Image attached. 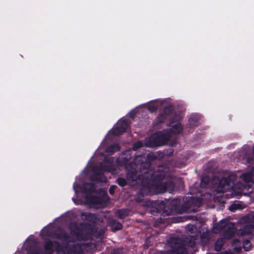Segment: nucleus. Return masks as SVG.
<instances>
[{
	"mask_svg": "<svg viewBox=\"0 0 254 254\" xmlns=\"http://www.w3.org/2000/svg\"><path fill=\"white\" fill-rule=\"evenodd\" d=\"M189 123L191 127H197L199 125V117L197 115H192L189 119Z\"/></svg>",
	"mask_w": 254,
	"mask_h": 254,
	"instance_id": "23",
	"label": "nucleus"
},
{
	"mask_svg": "<svg viewBox=\"0 0 254 254\" xmlns=\"http://www.w3.org/2000/svg\"><path fill=\"white\" fill-rule=\"evenodd\" d=\"M90 180L92 182L104 183L106 182V178L100 168L94 170V175L91 177Z\"/></svg>",
	"mask_w": 254,
	"mask_h": 254,
	"instance_id": "13",
	"label": "nucleus"
},
{
	"mask_svg": "<svg viewBox=\"0 0 254 254\" xmlns=\"http://www.w3.org/2000/svg\"><path fill=\"white\" fill-rule=\"evenodd\" d=\"M210 237L207 233H203L200 235V241L203 246L207 245L209 242Z\"/></svg>",
	"mask_w": 254,
	"mask_h": 254,
	"instance_id": "25",
	"label": "nucleus"
},
{
	"mask_svg": "<svg viewBox=\"0 0 254 254\" xmlns=\"http://www.w3.org/2000/svg\"><path fill=\"white\" fill-rule=\"evenodd\" d=\"M223 246V241L222 239H217L214 244V250L216 252H219L221 250Z\"/></svg>",
	"mask_w": 254,
	"mask_h": 254,
	"instance_id": "28",
	"label": "nucleus"
},
{
	"mask_svg": "<svg viewBox=\"0 0 254 254\" xmlns=\"http://www.w3.org/2000/svg\"><path fill=\"white\" fill-rule=\"evenodd\" d=\"M226 178L227 180H230L232 182V184H234V182L237 179V176H236V175L230 174V175H228L226 177Z\"/></svg>",
	"mask_w": 254,
	"mask_h": 254,
	"instance_id": "37",
	"label": "nucleus"
},
{
	"mask_svg": "<svg viewBox=\"0 0 254 254\" xmlns=\"http://www.w3.org/2000/svg\"><path fill=\"white\" fill-rule=\"evenodd\" d=\"M117 183L121 187H124L127 185V180L123 178L119 177L116 180Z\"/></svg>",
	"mask_w": 254,
	"mask_h": 254,
	"instance_id": "30",
	"label": "nucleus"
},
{
	"mask_svg": "<svg viewBox=\"0 0 254 254\" xmlns=\"http://www.w3.org/2000/svg\"><path fill=\"white\" fill-rule=\"evenodd\" d=\"M253 220L254 221V216H253ZM254 229V222H251V223L246 225L243 228L242 235H251L253 233V229Z\"/></svg>",
	"mask_w": 254,
	"mask_h": 254,
	"instance_id": "21",
	"label": "nucleus"
},
{
	"mask_svg": "<svg viewBox=\"0 0 254 254\" xmlns=\"http://www.w3.org/2000/svg\"><path fill=\"white\" fill-rule=\"evenodd\" d=\"M128 125V122L127 120L122 121L119 125L113 129L112 134L115 136H118L123 134L126 132Z\"/></svg>",
	"mask_w": 254,
	"mask_h": 254,
	"instance_id": "9",
	"label": "nucleus"
},
{
	"mask_svg": "<svg viewBox=\"0 0 254 254\" xmlns=\"http://www.w3.org/2000/svg\"><path fill=\"white\" fill-rule=\"evenodd\" d=\"M160 212V208L156 207H152L150 209V213L152 215H154L155 213H158Z\"/></svg>",
	"mask_w": 254,
	"mask_h": 254,
	"instance_id": "38",
	"label": "nucleus"
},
{
	"mask_svg": "<svg viewBox=\"0 0 254 254\" xmlns=\"http://www.w3.org/2000/svg\"><path fill=\"white\" fill-rule=\"evenodd\" d=\"M86 200L89 203L96 205L101 204L103 202L102 197L94 195H87L86 196Z\"/></svg>",
	"mask_w": 254,
	"mask_h": 254,
	"instance_id": "18",
	"label": "nucleus"
},
{
	"mask_svg": "<svg viewBox=\"0 0 254 254\" xmlns=\"http://www.w3.org/2000/svg\"><path fill=\"white\" fill-rule=\"evenodd\" d=\"M155 158L153 154H149L147 155V160L140 163L139 167L140 174H138V178L141 179V184L151 185L156 175L161 171V169L158 168L156 170L151 166L150 160H153Z\"/></svg>",
	"mask_w": 254,
	"mask_h": 254,
	"instance_id": "2",
	"label": "nucleus"
},
{
	"mask_svg": "<svg viewBox=\"0 0 254 254\" xmlns=\"http://www.w3.org/2000/svg\"><path fill=\"white\" fill-rule=\"evenodd\" d=\"M108 166H104L102 168L104 169V170H108Z\"/></svg>",
	"mask_w": 254,
	"mask_h": 254,
	"instance_id": "44",
	"label": "nucleus"
},
{
	"mask_svg": "<svg viewBox=\"0 0 254 254\" xmlns=\"http://www.w3.org/2000/svg\"><path fill=\"white\" fill-rule=\"evenodd\" d=\"M227 183H228V186H229L231 185V184H232V182L229 180H227Z\"/></svg>",
	"mask_w": 254,
	"mask_h": 254,
	"instance_id": "43",
	"label": "nucleus"
},
{
	"mask_svg": "<svg viewBox=\"0 0 254 254\" xmlns=\"http://www.w3.org/2000/svg\"><path fill=\"white\" fill-rule=\"evenodd\" d=\"M171 129L173 133L179 134L182 131L183 127L180 123H177L172 126Z\"/></svg>",
	"mask_w": 254,
	"mask_h": 254,
	"instance_id": "27",
	"label": "nucleus"
},
{
	"mask_svg": "<svg viewBox=\"0 0 254 254\" xmlns=\"http://www.w3.org/2000/svg\"><path fill=\"white\" fill-rule=\"evenodd\" d=\"M83 192L85 194H91L93 193H99L102 191L100 189L98 190L96 189L95 185L92 182L90 183H86L83 187Z\"/></svg>",
	"mask_w": 254,
	"mask_h": 254,
	"instance_id": "14",
	"label": "nucleus"
},
{
	"mask_svg": "<svg viewBox=\"0 0 254 254\" xmlns=\"http://www.w3.org/2000/svg\"><path fill=\"white\" fill-rule=\"evenodd\" d=\"M172 251L177 254H189L184 243L179 238H173L171 240Z\"/></svg>",
	"mask_w": 254,
	"mask_h": 254,
	"instance_id": "6",
	"label": "nucleus"
},
{
	"mask_svg": "<svg viewBox=\"0 0 254 254\" xmlns=\"http://www.w3.org/2000/svg\"><path fill=\"white\" fill-rule=\"evenodd\" d=\"M28 254H44V253L35 246H30L27 250Z\"/></svg>",
	"mask_w": 254,
	"mask_h": 254,
	"instance_id": "26",
	"label": "nucleus"
},
{
	"mask_svg": "<svg viewBox=\"0 0 254 254\" xmlns=\"http://www.w3.org/2000/svg\"><path fill=\"white\" fill-rule=\"evenodd\" d=\"M167 118L162 113L158 116L157 121L158 123L162 124L165 122V121Z\"/></svg>",
	"mask_w": 254,
	"mask_h": 254,
	"instance_id": "34",
	"label": "nucleus"
},
{
	"mask_svg": "<svg viewBox=\"0 0 254 254\" xmlns=\"http://www.w3.org/2000/svg\"><path fill=\"white\" fill-rule=\"evenodd\" d=\"M141 187L135 197V201L138 202L143 201L145 195H153L155 194L151 185L141 184Z\"/></svg>",
	"mask_w": 254,
	"mask_h": 254,
	"instance_id": "7",
	"label": "nucleus"
},
{
	"mask_svg": "<svg viewBox=\"0 0 254 254\" xmlns=\"http://www.w3.org/2000/svg\"><path fill=\"white\" fill-rule=\"evenodd\" d=\"M215 228L219 231L224 232V236L227 239L231 238L235 233V228L233 223H226L225 221H221L218 223Z\"/></svg>",
	"mask_w": 254,
	"mask_h": 254,
	"instance_id": "5",
	"label": "nucleus"
},
{
	"mask_svg": "<svg viewBox=\"0 0 254 254\" xmlns=\"http://www.w3.org/2000/svg\"><path fill=\"white\" fill-rule=\"evenodd\" d=\"M167 215H169V213L166 214Z\"/></svg>",
	"mask_w": 254,
	"mask_h": 254,
	"instance_id": "47",
	"label": "nucleus"
},
{
	"mask_svg": "<svg viewBox=\"0 0 254 254\" xmlns=\"http://www.w3.org/2000/svg\"><path fill=\"white\" fill-rule=\"evenodd\" d=\"M239 209V205L237 204H232L229 207V210L232 212H235V210Z\"/></svg>",
	"mask_w": 254,
	"mask_h": 254,
	"instance_id": "36",
	"label": "nucleus"
},
{
	"mask_svg": "<svg viewBox=\"0 0 254 254\" xmlns=\"http://www.w3.org/2000/svg\"><path fill=\"white\" fill-rule=\"evenodd\" d=\"M201 203V200L199 198L187 197L181 206V210L183 212L190 211L191 207L199 206Z\"/></svg>",
	"mask_w": 254,
	"mask_h": 254,
	"instance_id": "8",
	"label": "nucleus"
},
{
	"mask_svg": "<svg viewBox=\"0 0 254 254\" xmlns=\"http://www.w3.org/2000/svg\"><path fill=\"white\" fill-rule=\"evenodd\" d=\"M162 219L161 218H160V219L158 221V222L159 223H163V222L162 221Z\"/></svg>",
	"mask_w": 254,
	"mask_h": 254,
	"instance_id": "45",
	"label": "nucleus"
},
{
	"mask_svg": "<svg viewBox=\"0 0 254 254\" xmlns=\"http://www.w3.org/2000/svg\"><path fill=\"white\" fill-rule=\"evenodd\" d=\"M68 228L73 236L77 240L83 241L90 240L92 237L102 241L106 231L105 228H95L94 225L86 222H71Z\"/></svg>",
	"mask_w": 254,
	"mask_h": 254,
	"instance_id": "1",
	"label": "nucleus"
},
{
	"mask_svg": "<svg viewBox=\"0 0 254 254\" xmlns=\"http://www.w3.org/2000/svg\"><path fill=\"white\" fill-rule=\"evenodd\" d=\"M171 136L169 133L158 131L153 134L149 138V143L151 147L160 146L165 144Z\"/></svg>",
	"mask_w": 254,
	"mask_h": 254,
	"instance_id": "4",
	"label": "nucleus"
},
{
	"mask_svg": "<svg viewBox=\"0 0 254 254\" xmlns=\"http://www.w3.org/2000/svg\"><path fill=\"white\" fill-rule=\"evenodd\" d=\"M210 179L208 176L203 177L201 181L200 185L202 187H206L209 183Z\"/></svg>",
	"mask_w": 254,
	"mask_h": 254,
	"instance_id": "33",
	"label": "nucleus"
},
{
	"mask_svg": "<svg viewBox=\"0 0 254 254\" xmlns=\"http://www.w3.org/2000/svg\"><path fill=\"white\" fill-rule=\"evenodd\" d=\"M181 199L175 198L172 199L170 203V210L171 211H177L180 208Z\"/></svg>",
	"mask_w": 254,
	"mask_h": 254,
	"instance_id": "20",
	"label": "nucleus"
},
{
	"mask_svg": "<svg viewBox=\"0 0 254 254\" xmlns=\"http://www.w3.org/2000/svg\"><path fill=\"white\" fill-rule=\"evenodd\" d=\"M187 246L188 247H190L192 249L196 247V243L194 240L190 239L188 241H187Z\"/></svg>",
	"mask_w": 254,
	"mask_h": 254,
	"instance_id": "35",
	"label": "nucleus"
},
{
	"mask_svg": "<svg viewBox=\"0 0 254 254\" xmlns=\"http://www.w3.org/2000/svg\"><path fill=\"white\" fill-rule=\"evenodd\" d=\"M117 188V186L115 185H112L109 190V192L110 194L113 195L115 193V190Z\"/></svg>",
	"mask_w": 254,
	"mask_h": 254,
	"instance_id": "40",
	"label": "nucleus"
},
{
	"mask_svg": "<svg viewBox=\"0 0 254 254\" xmlns=\"http://www.w3.org/2000/svg\"><path fill=\"white\" fill-rule=\"evenodd\" d=\"M166 176V173L164 171H161L152 180L151 185L155 194L162 193L167 191L171 193L174 190L175 184L172 178H167L165 182H163Z\"/></svg>",
	"mask_w": 254,
	"mask_h": 254,
	"instance_id": "3",
	"label": "nucleus"
},
{
	"mask_svg": "<svg viewBox=\"0 0 254 254\" xmlns=\"http://www.w3.org/2000/svg\"><path fill=\"white\" fill-rule=\"evenodd\" d=\"M116 215L120 219H124L128 215V211L126 209H119L117 210Z\"/></svg>",
	"mask_w": 254,
	"mask_h": 254,
	"instance_id": "29",
	"label": "nucleus"
},
{
	"mask_svg": "<svg viewBox=\"0 0 254 254\" xmlns=\"http://www.w3.org/2000/svg\"><path fill=\"white\" fill-rule=\"evenodd\" d=\"M226 177H222L219 181L218 186L220 188H224L226 186H228V183Z\"/></svg>",
	"mask_w": 254,
	"mask_h": 254,
	"instance_id": "32",
	"label": "nucleus"
},
{
	"mask_svg": "<svg viewBox=\"0 0 254 254\" xmlns=\"http://www.w3.org/2000/svg\"><path fill=\"white\" fill-rule=\"evenodd\" d=\"M54 248L57 252L60 251L62 249L60 243L57 241L52 242L51 240H49L45 242L44 249L46 251L52 254L54 252Z\"/></svg>",
	"mask_w": 254,
	"mask_h": 254,
	"instance_id": "11",
	"label": "nucleus"
},
{
	"mask_svg": "<svg viewBox=\"0 0 254 254\" xmlns=\"http://www.w3.org/2000/svg\"><path fill=\"white\" fill-rule=\"evenodd\" d=\"M120 150V146L119 144L114 143L111 144L106 148V152L110 155L114 154L115 152Z\"/></svg>",
	"mask_w": 254,
	"mask_h": 254,
	"instance_id": "22",
	"label": "nucleus"
},
{
	"mask_svg": "<svg viewBox=\"0 0 254 254\" xmlns=\"http://www.w3.org/2000/svg\"><path fill=\"white\" fill-rule=\"evenodd\" d=\"M108 223L109 224V226L111 227L113 232H116L117 231L121 230L123 228L122 223L114 219H109L108 220Z\"/></svg>",
	"mask_w": 254,
	"mask_h": 254,
	"instance_id": "17",
	"label": "nucleus"
},
{
	"mask_svg": "<svg viewBox=\"0 0 254 254\" xmlns=\"http://www.w3.org/2000/svg\"><path fill=\"white\" fill-rule=\"evenodd\" d=\"M137 173V170L135 168H131L128 169L127 173V178L128 181H136L141 185V179L138 178Z\"/></svg>",
	"mask_w": 254,
	"mask_h": 254,
	"instance_id": "15",
	"label": "nucleus"
},
{
	"mask_svg": "<svg viewBox=\"0 0 254 254\" xmlns=\"http://www.w3.org/2000/svg\"><path fill=\"white\" fill-rule=\"evenodd\" d=\"M167 118L171 116L170 118V122L172 124L174 123L177 120L176 119V113L175 111V107L173 105H169L163 108L162 112Z\"/></svg>",
	"mask_w": 254,
	"mask_h": 254,
	"instance_id": "10",
	"label": "nucleus"
},
{
	"mask_svg": "<svg viewBox=\"0 0 254 254\" xmlns=\"http://www.w3.org/2000/svg\"><path fill=\"white\" fill-rule=\"evenodd\" d=\"M252 151H253V153L254 154V146L253 147Z\"/></svg>",
	"mask_w": 254,
	"mask_h": 254,
	"instance_id": "46",
	"label": "nucleus"
},
{
	"mask_svg": "<svg viewBox=\"0 0 254 254\" xmlns=\"http://www.w3.org/2000/svg\"><path fill=\"white\" fill-rule=\"evenodd\" d=\"M80 216L83 220H85L93 225L96 224L99 220L97 214L89 212H82Z\"/></svg>",
	"mask_w": 254,
	"mask_h": 254,
	"instance_id": "12",
	"label": "nucleus"
},
{
	"mask_svg": "<svg viewBox=\"0 0 254 254\" xmlns=\"http://www.w3.org/2000/svg\"><path fill=\"white\" fill-rule=\"evenodd\" d=\"M65 254H84V253L81 246L76 244L67 248Z\"/></svg>",
	"mask_w": 254,
	"mask_h": 254,
	"instance_id": "16",
	"label": "nucleus"
},
{
	"mask_svg": "<svg viewBox=\"0 0 254 254\" xmlns=\"http://www.w3.org/2000/svg\"><path fill=\"white\" fill-rule=\"evenodd\" d=\"M143 146V144L142 142L140 140H138L133 144L132 146V149L134 151H136L138 149L141 148Z\"/></svg>",
	"mask_w": 254,
	"mask_h": 254,
	"instance_id": "31",
	"label": "nucleus"
},
{
	"mask_svg": "<svg viewBox=\"0 0 254 254\" xmlns=\"http://www.w3.org/2000/svg\"><path fill=\"white\" fill-rule=\"evenodd\" d=\"M195 227L193 225L191 226H188L187 227V230L191 233H192V231H193Z\"/></svg>",
	"mask_w": 254,
	"mask_h": 254,
	"instance_id": "41",
	"label": "nucleus"
},
{
	"mask_svg": "<svg viewBox=\"0 0 254 254\" xmlns=\"http://www.w3.org/2000/svg\"><path fill=\"white\" fill-rule=\"evenodd\" d=\"M111 254H123V250L122 249H114Z\"/></svg>",
	"mask_w": 254,
	"mask_h": 254,
	"instance_id": "39",
	"label": "nucleus"
},
{
	"mask_svg": "<svg viewBox=\"0 0 254 254\" xmlns=\"http://www.w3.org/2000/svg\"><path fill=\"white\" fill-rule=\"evenodd\" d=\"M254 175V173L252 171L250 172H247L244 173L242 175V178L244 182L247 183H254L253 181V176Z\"/></svg>",
	"mask_w": 254,
	"mask_h": 254,
	"instance_id": "24",
	"label": "nucleus"
},
{
	"mask_svg": "<svg viewBox=\"0 0 254 254\" xmlns=\"http://www.w3.org/2000/svg\"><path fill=\"white\" fill-rule=\"evenodd\" d=\"M57 239L66 243L71 242L70 236L65 232H61L55 234Z\"/></svg>",
	"mask_w": 254,
	"mask_h": 254,
	"instance_id": "19",
	"label": "nucleus"
},
{
	"mask_svg": "<svg viewBox=\"0 0 254 254\" xmlns=\"http://www.w3.org/2000/svg\"><path fill=\"white\" fill-rule=\"evenodd\" d=\"M149 109L151 111L154 112V111H156L157 110V107L156 106H151V107H149Z\"/></svg>",
	"mask_w": 254,
	"mask_h": 254,
	"instance_id": "42",
	"label": "nucleus"
}]
</instances>
